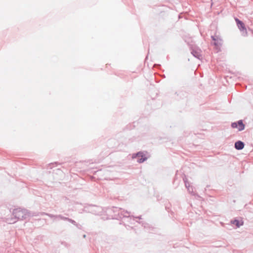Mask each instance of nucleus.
I'll return each mask as SVG.
<instances>
[{"label": "nucleus", "mask_w": 253, "mask_h": 253, "mask_svg": "<svg viewBox=\"0 0 253 253\" xmlns=\"http://www.w3.org/2000/svg\"><path fill=\"white\" fill-rule=\"evenodd\" d=\"M13 215L18 219H22L24 218V211L20 209H15L13 211Z\"/></svg>", "instance_id": "1"}, {"label": "nucleus", "mask_w": 253, "mask_h": 253, "mask_svg": "<svg viewBox=\"0 0 253 253\" xmlns=\"http://www.w3.org/2000/svg\"><path fill=\"white\" fill-rule=\"evenodd\" d=\"M231 126L233 128H237L240 131L243 130L245 127V126L242 121H239L238 123H233Z\"/></svg>", "instance_id": "2"}, {"label": "nucleus", "mask_w": 253, "mask_h": 253, "mask_svg": "<svg viewBox=\"0 0 253 253\" xmlns=\"http://www.w3.org/2000/svg\"><path fill=\"white\" fill-rule=\"evenodd\" d=\"M235 21L237 23V26L239 28V29L242 31L245 32L246 33H247V29L245 27V24L243 22H242L241 21H240L238 18H235Z\"/></svg>", "instance_id": "3"}, {"label": "nucleus", "mask_w": 253, "mask_h": 253, "mask_svg": "<svg viewBox=\"0 0 253 253\" xmlns=\"http://www.w3.org/2000/svg\"><path fill=\"white\" fill-rule=\"evenodd\" d=\"M244 147V144L241 141L236 142L235 144V147L237 150H241L243 149Z\"/></svg>", "instance_id": "4"}, {"label": "nucleus", "mask_w": 253, "mask_h": 253, "mask_svg": "<svg viewBox=\"0 0 253 253\" xmlns=\"http://www.w3.org/2000/svg\"><path fill=\"white\" fill-rule=\"evenodd\" d=\"M137 157L138 158L141 157V158L139 159L138 160V162L140 163L143 162L146 160L145 157H143V153L141 152L138 153L137 154Z\"/></svg>", "instance_id": "5"}, {"label": "nucleus", "mask_w": 253, "mask_h": 253, "mask_svg": "<svg viewBox=\"0 0 253 253\" xmlns=\"http://www.w3.org/2000/svg\"><path fill=\"white\" fill-rule=\"evenodd\" d=\"M232 223L235 224L237 227H239L240 226L243 225V222L242 221L240 222L238 220H235L232 222Z\"/></svg>", "instance_id": "6"}, {"label": "nucleus", "mask_w": 253, "mask_h": 253, "mask_svg": "<svg viewBox=\"0 0 253 253\" xmlns=\"http://www.w3.org/2000/svg\"><path fill=\"white\" fill-rule=\"evenodd\" d=\"M192 53L193 54L194 56H197V55L194 54V51L192 52Z\"/></svg>", "instance_id": "7"}]
</instances>
